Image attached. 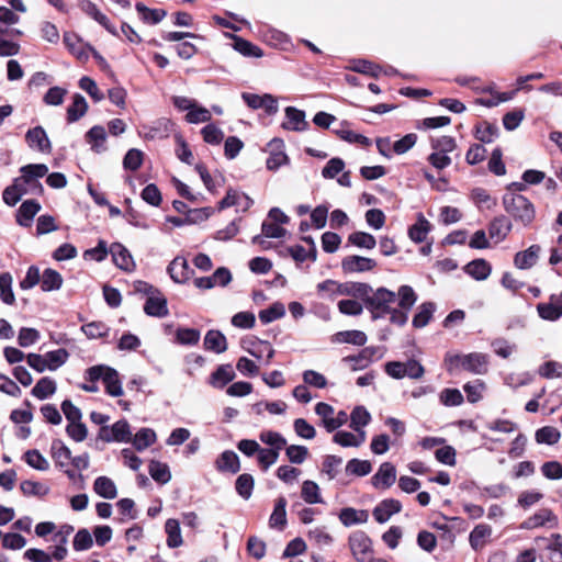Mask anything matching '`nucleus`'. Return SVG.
<instances>
[{
	"instance_id": "1",
	"label": "nucleus",
	"mask_w": 562,
	"mask_h": 562,
	"mask_svg": "<svg viewBox=\"0 0 562 562\" xmlns=\"http://www.w3.org/2000/svg\"><path fill=\"white\" fill-rule=\"evenodd\" d=\"M20 173L2 194L4 203L10 206H14L25 194H43L44 188L40 180L47 176L48 167L45 164H30L21 167Z\"/></svg>"
},
{
	"instance_id": "2",
	"label": "nucleus",
	"mask_w": 562,
	"mask_h": 562,
	"mask_svg": "<svg viewBox=\"0 0 562 562\" xmlns=\"http://www.w3.org/2000/svg\"><path fill=\"white\" fill-rule=\"evenodd\" d=\"M448 372L465 371L474 375H485L490 371V356L483 352L451 353L445 356Z\"/></svg>"
},
{
	"instance_id": "3",
	"label": "nucleus",
	"mask_w": 562,
	"mask_h": 562,
	"mask_svg": "<svg viewBox=\"0 0 562 562\" xmlns=\"http://www.w3.org/2000/svg\"><path fill=\"white\" fill-rule=\"evenodd\" d=\"M505 211L524 227H529L536 218V209L532 202L521 194H506L503 198Z\"/></svg>"
},
{
	"instance_id": "4",
	"label": "nucleus",
	"mask_w": 562,
	"mask_h": 562,
	"mask_svg": "<svg viewBox=\"0 0 562 562\" xmlns=\"http://www.w3.org/2000/svg\"><path fill=\"white\" fill-rule=\"evenodd\" d=\"M86 374L90 382H95L101 379L109 395L117 397L123 394L119 373L113 368L102 364L93 366L87 370Z\"/></svg>"
},
{
	"instance_id": "5",
	"label": "nucleus",
	"mask_w": 562,
	"mask_h": 562,
	"mask_svg": "<svg viewBox=\"0 0 562 562\" xmlns=\"http://www.w3.org/2000/svg\"><path fill=\"white\" fill-rule=\"evenodd\" d=\"M348 546L352 557L357 562H369L371 560L373 549L372 540L363 531H356L348 538Z\"/></svg>"
},
{
	"instance_id": "6",
	"label": "nucleus",
	"mask_w": 562,
	"mask_h": 562,
	"mask_svg": "<svg viewBox=\"0 0 562 562\" xmlns=\"http://www.w3.org/2000/svg\"><path fill=\"white\" fill-rule=\"evenodd\" d=\"M396 300V294L385 288H379L369 295L367 306L373 312L384 314L391 312V304Z\"/></svg>"
},
{
	"instance_id": "7",
	"label": "nucleus",
	"mask_w": 562,
	"mask_h": 562,
	"mask_svg": "<svg viewBox=\"0 0 562 562\" xmlns=\"http://www.w3.org/2000/svg\"><path fill=\"white\" fill-rule=\"evenodd\" d=\"M100 438L106 442H130L132 440L130 424L122 419L114 423L111 427H102Z\"/></svg>"
},
{
	"instance_id": "8",
	"label": "nucleus",
	"mask_w": 562,
	"mask_h": 562,
	"mask_svg": "<svg viewBox=\"0 0 562 562\" xmlns=\"http://www.w3.org/2000/svg\"><path fill=\"white\" fill-rule=\"evenodd\" d=\"M254 201L244 192L235 189H228L226 195L218 202L217 209L225 210L232 206H236L237 211H248Z\"/></svg>"
},
{
	"instance_id": "9",
	"label": "nucleus",
	"mask_w": 562,
	"mask_h": 562,
	"mask_svg": "<svg viewBox=\"0 0 562 562\" xmlns=\"http://www.w3.org/2000/svg\"><path fill=\"white\" fill-rule=\"evenodd\" d=\"M376 267L374 259L361 256H347L341 261V269L345 273H361L372 271Z\"/></svg>"
},
{
	"instance_id": "10",
	"label": "nucleus",
	"mask_w": 562,
	"mask_h": 562,
	"mask_svg": "<svg viewBox=\"0 0 562 562\" xmlns=\"http://www.w3.org/2000/svg\"><path fill=\"white\" fill-rule=\"evenodd\" d=\"M64 43L69 52L81 63H86L91 53L98 60H103L93 48L83 43L81 37H64Z\"/></svg>"
},
{
	"instance_id": "11",
	"label": "nucleus",
	"mask_w": 562,
	"mask_h": 562,
	"mask_svg": "<svg viewBox=\"0 0 562 562\" xmlns=\"http://www.w3.org/2000/svg\"><path fill=\"white\" fill-rule=\"evenodd\" d=\"M402 510V503L395 498L381 501L373 509L372 515L379 524L386 522L393 515Z\"/></svg>"
},
{
	"instance_id": "12",
	"label": "nucleus",
	"mask_w": 562,
	"mask_h": 562,
	"mask_svg": "<svg viewBox=\"0 0 562 562\" xmlns=\"http://www.w3.org/2000/svg\"><path fill=\"white\" fill-rule=\"evenodd\" d=\"M172 130V123L168 119H159L151 125H144L139 134L147 140L166 138Z\"/></svg>"
},
{
	"instance_id": "13",
	"label": "nucleus",
	"mask_w": 562,
	"mask_h": 562,
	"mask_svg": "<svg viewBox=\"0 0 562 562\" xmlns=\"http://www.w3.org/2000/svg\"><path fill=\"white\" fill-rule=\"evenodd\" d=\"M371 480L375 488L386 490L396 481V469L392 463L384 462L380 465Z\"/></svg>"
},
{
	"instance_id": "14",
	"label": "nucleus",
	"mask_w": 562,
	"mask_h": 562,
	"mask_svg": "<svg viewBox=\"0 0 562 562\" xmlns=\"http://www.w3.org/2000/svg\"><path fill=\"white\" fill-rule=\"evenodd\" d=\"M548 525L550 528L558 526L557 516L548 508H542L521 524L524 529H535Z\"/></svg>"
},
{
	"instance_id": "15",
	"label": "nucleus",
	"mask_w": 562,
	"mask_h": 562,
	"mask_svg": "<svg viewBox=\"0 0 562 562\" xmlns=\"http://www.w3.org/2000/svg\"><path fill=\"white\" fill-rule=\"evenodd\" d=\"M25 140L30 148L41 151V153H49L50 151V142L47 137L45 130L42 126H36L27 131L25 135Z\"/></svg>"
},
{
	"instance_id": "16",
	"label": "nucleus",
	"mask_w": 562,
	"mask_h": 562,
	"mask_svg": "<svg viewBox=\"0 0 562 562\" xmlns=\"http://www.w3.org/2000/svg\"><path fill=\"white\" fill-rule=\"evenodd\" d=\"M540 251L541 247L537 244L529 246L526 250L518 251L514 256V266L519 270L532 268L539 259Z\"/></svg>"
},
{
	"instance_id": "17",
	"label": "nucleus",
	"mask_w": 562,
	"mask_h": 562,
	"mask_svg": "<svg viewBox=\"0 0 562 562\" xmlns=\"http://www.w3.org/2000/svg\"><path fill=\"white\" fill-rule=\"evenodd\" d=\"M537 312L542 319L554 322L562 317V300L551 295L549 303H539Z\"/></svg>"
},
{
	"instance_id": "18",
	"label": "nucleus",
	"mask_w": 562,
	"mask_h": 562,
	"mask_svg": "<svg viewBox=\"0 0 562 562\" xmlns=\"http://www.w3.org/2000/svg\"><path fill=\"white\" fill-rule=\"evenodd\" d=\"M512 223L505 216L495 217L488 224V238L498 244L508 236L512 231Z\"/></svg>"
},
{
	"instance_id": "19",
	"label": "nucleus",
	"mask_w": 562,
	"mask_h": 562,
	"mask_svg": "<svg viewBox=\"0 0 562 562\" xmlns=\"http://www.w3.org/2000/svg\"><path fill=\"white\" fill-rule=\"evenodd\" d=\"M41 211V204L35 200L24 201L16 212V223L23 227H30L33 218Z\"/></svg>"
},
{
	"instance_id": "20",
	"label": "nucleus",
	"mask_w": 562,
	"mask_h": 562,
	"mask_svg": "<svg viewBox=\"0 0 562 562\" xmlns=\"http://www.w3.org/2000/svg\"><path fill=\"white\" fill-rule=\"evenodd\" d=\"M367 340L366 333L357 329L338 331L330 337L333 344H349L358 347L364 346Z\"/></svg>"
},
{
	"instance_id": "21",
	"label": "nucleus",
	"mask_w": 562,
	"mask_h": 562,
	"mask_svg": "<svg viewBox=\"0 0 562 562\" xmlns=\"http://www.w3.org/2000/svg\"><path fill=\"white\" fill-rule=\"evenodd\" d=\"M464 272L476 281H484L492 273V265L483 258L474 259L465 265Z\"/></svg>"
},
{
	"instance_id": "22",
	"label": "nucleus",
	"mask_w": 562,
	"mask_h": 562,
	"mask_svg": "<svg viewBox=\"0 0 562 562\" xmlns=\"http://www.w3.org/2000/svg\"><path fill=\"white\" fill-rule=\"evenodd\" d=\"M430 229L431 224L429 221L424 216L423 213H418L416 216V223L408 228V237L414 243L420 244L426 240Z\"/></svg>"
},
{
	"instance_id": "23",
	"label": "nucleus",
	"mask_w": 562,
	"mask_h": 562,
	"mask_svg": "<svg viewBox=\"0 0 562 562\" xmlns=\"http://www.w3.org/2000/svg\"><path fill=\"white\" fill-rule=\"evenodd\" d=\"M113 262L122 270L130 271L135 263L130 251L121 244H113L110 248Z\"/></svg>"
},
{
	"instance_id": "24",
	"label": "nucleus",
	"mask_w": 562,
	"mask_h": 562,
	"mask_svg": "<svg viewBox=\"0 0 562 562\" xmlns=\"http://www.w3.org/2000/svg\"><path fill=\"white\" fill-rule=\"evenodd\" d=\"M372 293V288L363 282H345L340 290V295L352 296L360 299L368 303L369 295Z\"/></svg>"
},
{
	"instance_id": "25",
	"label": "nucleus",
	"mask_w": 562,
	"mask_h": 562,
	"mask_svg": "<svg viewBox=\"0 0 562 562\" xmlns=\"http://www.w3.org/2000/svg\"><path fill=\"white\" fill-rule=\"evenodd\" d=\"M168 271L170 273L171 279L175 282L184 283L190 279L191 269L189 267L188 261L184 258H175L170 262Z\"/></svg>"
},
{
	"instance_id": "26",
	"label": "nucleus",
	"mask_w": 562,
	"mask_h": 562,
	"mask_svg": "<svg viewBox=\"0 0 562 562\" xmlns=\"http://www.w3.org/2000/svg\"><path fill=\"white\" fill-rule=\"evenodd\" d=\"M368 519H369V514L364 509H356L352 507H346V508H342L339 513V520L346 527L366 524L368 521Z\"/></svg>"
},
{
	"instance_id": "27",
	"label": "nucleus",
	"mask_w": 562,
	"mask_h": 562,
	"mask_svg": "<svg viewBox=\"0 0 562 562\" xmlns=\"http://www.w3.org/2000/svg\"><path fill=\"white\" fill-rule=\"evenodd\" d=\"M86 140L94 153H102L106 149V132L101 125L91 127L86 134Z\"/></svg>"
},
{
	"instance_id": "28",
	"label": "nucleus",
	"mask_w": 562,
	"mask_h": 562,
	"mask_svg": "<svg viewBox=\"0 0 562 562\" xmlns=\"http://www.w3.org/2000/svg\"><path fill=\"white\" fill-rule=\"evenodd\" d=\"M301 497L310 505L324 503L319 485L312 480L303 481L301 485Z\"/></svg>"
},
{
	"instance_id": "29",
	"label": "nucleus",
	"mask_w": 562,
	"mask_h": 562,
	"mask_svg": "<svg viewBox=\"0 0 562 562\" xmlns=\"http://www.w3.org/2000/svg\"><path fill=\"white\" fill-rule=\"evenodd\" d=\"M79 8L83 13L91 16L94 21L104 26L108 32L115 33V30L110 25L108 18L102 12H100L93 2L90 0H80Z\"/></svg>"
},
{
	"instance_id": "30",
	"label": "nucleus",
	"mask_w": 562,
	"mask_h": 562,
	"mask_svg": "<svg viewBox=\"0 0 562 562\" xmlns=\"http://www.w3.org/2000/svg\"><path fill=\"white\" fill-rule=\"evenodd\" d=\"M333 441L344 448L360 447L366 441V431L352 434L340 430L334 435Z\"/></svg>"
},
{
	"instance_id": "31",
	"label": "nucleus",
	"mask_w": 562,
	"mask_h": 562,
	"mask_svg": "<svg viewBox=\"0 0 562 562\" xmlns=\"http://www.w3.org/2000/svg\"><path fill=\"white\" fill-rule=\"evenodd\" d=\"M144 311L147 315L164 317L168 314L167 300L158 295H149L144 305Z\"/></svg>"
},
{
	"instance_id": "32",
	"label": "nucleus",
	"mask_w": 562,
	"mask_h": 562,
	"mask_svg": "<svg viewBox=\"0 0 562 562\" xmlns=\"http://www.w3.org/2000/svg\"><path fill=\"white\" fill-rule=\"evenodd\" d=\"M57 384L55 380L49 376L40 379L31 391V394L37 400H46L55 394Z\"/></svg>"
},
{
	"instance_id": "33",
	"label": "nucleus",
	"mask_w": 562,
	"mask_h": 562,
	"mask_svg": "<svg viewBox=\"0 0 562 562\" xmlns=\"http://www.w3.org/2000/svg\"><path fill=\"white\" fill-rule=\"evenodd\" d=\"M235 378V372L231 364H222L220 366L210 378V384L214 387L222 389L227 383L233 381Z\"/></svg>"
},
{
	"instance_id": "34",
	"label": "nucleus",
	"mask_w": 562,
	"mask_h": 562,
	"mask_svg": "<svg viewBox=\"0 0 562 562\" xmlns=\"http://www.w3.org/2000/svg\"><path fill=\"white\" fill-rule=\"evenodd\" d=\"M93 491L101 497L113 499L117 496L115 483L108 476H99L93 483Z\"/></svg>"
},
{
	"instance_id": "35",
	"label": "nucleus",
	"mask_w": 562,
	"mask_h": 562,
	"mask_svg": "<svg viewBox=\"0 0 562 562\" xmlns=\"http://www.w3.org/2000/svg\"><path fill=\"white\" fill-rule=\"evenodd\" d=\"M463 390L467 395V400L471 404L479 403L483 400L484 394L487 390V385L483 380H474L463 385Z\"/></svg>"
},
{
	"instance_id": "36",
	"label": "nucleus",
	"mask_w": 562,
	"mask_h": 562,
	"mask_svg": "<svg viewBox=\"0 0 562 562\" xmlns=\"http://www.w3.org/2000/svg\"><path fill=\"white\" fill-rule=\"evenodd\" d=\"M216 468L222 472H238L240 469L238 456L234 451H224L216 460Z\"/></svg>"
},
{
	"instance_id": "37",
	"label": "nucleus",
	"mask_w": 562,
	"mask_h": 562,
	"mask_svg": "<svg viewBox=\"0 0 562 562\" xmlns=\"http://www.w3.org/2000/svg\"><path fill=\"white\" fill-rule=\"evenodd\" d=\"M204 347L216 353H222L227 349L225 336L218 330H209L204 337Z\"/></svg>"
},
{
	"instance_id": "38",
	"label": "nucleus",
	"mask_w": 562,
	"mask_h": 562,
	"mask_svg": "<svg viewBox=\"0 0 562 562\" xmlns=\"http://www.w3.org/2000/svg\"><path fill=\"white\" fill-rule=\"evenodd\" d=\"M286 499L282 496L277 498L274 509L270 516L269 525L271 528L283 529L286 525Z\"/></svg>"
},
{
	"instance_id": "39",
	"label": "nucleus",
	"mask_w": 562,
	"mask_h": 562,
	"mask_svg": "<svg viewBox=\"0 0 562 562\" xmlns=\"http://www.w3.org/2000/svg\"><path fill=\"white\" fill-rule=\"evenodd\" d=\"M88 111V103L81 94H75L72 103L67 109V121L69 123L77 122Z\"/></svg>"
},
{
	"instance_id": "40",
	"label": "nucleus",
	"mask_w": 562,
	"mask_h": 562,
	"mask_svg": "<svg viewBox=\"0 0 562 562\" xmlns=\"http://www.w3.org/2000/svg\"><path fill=\"white\" fill-rule=\"evenodd\" d=\"M63 277L61 274L54 269H45L42 279H41V288L44 292H50L59 290L63 285Z\"/></svg>"
},
{
	"instance_id": "41",
	"label": "nucleus",
	"mask_w": 562,
	"mask_h": 562,
	"mask_svg": "<svg viewBox=\"0 0 562 562\" xmlns=\"http://www.w3.org/2000/svg\"><path fill=\"white\" fill-rule=\"evenodd\" d=\"M234 40L233 47L245 57H261L263 50L244 37H232Z\"/></svg>"
},
{
	"instance_id": "42",
	"label": "nucleus",
	"mask_w": 562,
	"mask_h": 562,
	"mask_svg": "<svg viewBox=\"0 0 562 562\" xmlns=\"http://www.w3.org/2000/svg\"><path fill=\"white\" fill-rule=\"evenodd\" d=\"M157 439L156 432L150 428L139 429L134 437H132V443L136 450L143 451L146 448L155 443Z\"/></svg>"
},
{
	"instance_id": "43",
	"label": "nucleus",
	"mask_w": 562,
	"mask_h": 562,
	"mask_svg": "<svg viewBox=\"0 0 562 562\" xmlns=\"http://www.w3.org/2000/svg\"><path fill=\"white\" fill-rule=\"evenodd\" d=\"M492 535V528L488 525L480 524L470 533V544L473 549H482L487 538Z\"/></svg>"
},
{
	"instance_id": "44",
	"label": "nucleus",
	"mask_w": 562,
	"mask_h": 562,
	"mask_svg": "<svg viewBox=\"0 0 562 562\" xmlns=\"http://www.w3.org/2000/svg\"><path fill=\"white\" fill-rule=\"evenodd\" d=\"M285 115L288 122L283 124L285 128H290L293 131H302L306 126L305 114L303 111L297 110L293 106H288L285 109Z\"/></svg>"
},
{
	"instance_id": "45",
	"label": "nucleus",
	"mask_w": 562,
	"mask_h": 562,
	"mask_svg": "<svg viewBox=\"0 0 562 562\" xmlns=\"http://www.w3.org/2000/svg\"><path fill=\"white\" fill-rule=\"evenodd\" d=\"M259 439L271 450L280 452L286 446V439L278 431L263 430L259 435Z\"/></svg>"
},
{
	"instance_id": "46",
	"label": "nucleus",
	"mask_w": 562,
	"mask_h": 562,
	"mask_svg": "<svg viewBox=\"0 0 562 562\" xmlns=\"http://www.w3.org/2000/svg\"><path fill=\"white\" fill-rule=\"evenodd\" d=\"M167 533V544L170 548H178L182 544V537L180 531V522L177 519L170 518L165 524Z\"/></svg>"
},
{
	"instance_id": "47",
	"label": "nucleus",
	"mask_w": 562,
	"mask_h": 562,
	"mask_svg": "<svg viewBox=\"0 0 562 562\" xmlns=\"http://www.w3.org/2000/svg\"><path fill=\"white\" fill-rule=\"evenodd\" d=\"M371 419L370 413L363 406H357L353 408L350 415V427L356 431H364V427Z\"/></svg>"
},
{
	"instance_id": "48",
	"label": "nucleus",
	"mask_w": 562,
	"mask_h": 562,
	"mask_svg": "<svg viewBox=\"0 0 562 562\" xmlns=\"http://www.w3.org/2000/svg\"><path fill=\"white\" fill-rule=\"evenodd\" d=\"M135 8L142 20L149 24L159 23L167 14L164 9H150L140 2L136 3Z\"/></svg>"
},
{
	"instance_id": "49",
	"label": "nucleus",
	"mask_w": 562,
	"mask_h": 562,
	"mask_svg": "<svg viewBox=\"0 0 562 562\" xmlns=\"http://www.w3.org/2000/svg\"><path fill=\"white\" fill-rule=\"evenodd\" d=\"M542 560L543 562H562V542L560 535H552V542L547 547Z\"/></svg>"
},
{
	"instance_id": "50",
	"label": "nucleus",
	"mask_w": 562,
	"mask_h": 562,
	"mask_svg": "<svg viewBox=\"0 0 562 562\" xmlns=\"http://www.w3.org/2000/svg\"><path fill=\"white\" fill-rule=\"evenodd\" d=\"M149 474L158 483L165 484L170 481L171 473L169 467L160 461L153 460L149 463Z\"/></svg>"
},
{
	"instance_id": "51",
	"label": "nucleus",
	"mask_w": 562,
	"mask_h": 562,
	"mask_svg": "<svg viewBox=\"0 0 562 562\" xmlns=\"http://www.w3.org/2000/svg\"><path fill=\"white\" fill-rule=\"evenodd\" d=\"M285 314V307L282 303L276 302L270 305L268 308L259 312V319L262 324H269L274 322Z\"/></svg>"
},
{
	"instance_id": "52",
	"label": "nucleus",
	"mask_w": 562,
	"mask_h": 562,
	"mask_svg": "<svg viewBox=\"0 0 562 562\" xmlns=\"http://www.w3.org/2000/svg\"><path fill=\"white\" fill-rule=\"evenodd\" d=\"M560 431L552 426L539 428L535 434V439L538 443L554 445L560 440Z\"/></svg>"
},
{
	"instance_id": "53",
	"label": "nucleus",
	"mask_w": 562,
	"mask_h": 562,
	"mask_svg": "<svg viewBox=\"0 0 562 562\" xmlns=\"http://www.w3.org/2000/svg\"><path fill=\"white\" fill-rule=\"evenodd\" d=\"M44 357L46 360V364L48 366V370L55 371L68 360L69 353L66 349L60 348L57 350L46 352Z\"/></svg>"
},
{
	"instance_id": "54",
	"label": "nucleus",
	"mask_w": 562,
	"mask_h": 562,
	"mask_svg": "<svg viewBox=\"0 0 562 562\" xmlns=\"http://www.w3.org/2000/svg\"><path fill=\"white\" fill-rule=\"evenodd\" d=\"M211 111L198 103L186 114V121L190 124H200L211 121Z\"/></svg>"
},
{
	"instance_id": "55",
	"label": "nucleus",
	"mask_w": 562,
	"mask_h": 562,
	"mask_svg": "<svg viewBox=\"0 0 562 562\" xmlns=\"http://www.w3.org/2000/svg\"><path fill=\"white\" fill-rule=\"evenodd\" d=\"M0 296L5 304H13L15 301L14 293L12 291V277L9 272L0 274Z\"/></svg>"
},
{
	"instance_id": "56",
	"label": "nucleus",
	"mask_w": 562,
	"mask_h": 562,
	"mask_svg": "<svg viewBox=\"0 0 562 562\" xmlns=\"http://www.w3.org/2000/svg\"><path fill=\"white\" fill-rule=\"evenodd\" d=\"M435 311V306L432 303H424L419 306L418 312L415 314L413 318V325L416 328H423L425 327Z\"/></svg>"
},
{
	"instance_id": "57",
	"label": "nucleus",
	"mask_w": 562,
	"mask_h": 562,
	"mask_svg": "<svg viewBox=\"0 0 562 562\" xmlns=\"http://www.w3.org/2000/svg\"><path fill=\"white\" fill-rule=\"evenodd\" d=\"M215 22L226 29L232 30L233 32H241V31H251L250 24L245 20H237L234 16L228 18H214Z\"/></svg>"
},
{
	"instance_id": "58",
	"label": "nucleus",
	"mask_w": 562,
	"mask_h": 562,
	"mask_svg": "<svg viewBox=\"0 0 562 562\" xmlns=\"http://www.w3.org/2000/svg\"><path fill=\"white\" fill-rule=\"evenodd\" d=\"M439 398L445 406H460L464 402V397L458 389H443L439 394Z\"/></svg>"
},
{
	"instance_id": "59",
	"label": "nucleus",
	"mask_w": 562,
	"mask_h": 562,
	"mask_svg": "<svg viewBox=\"0 0 562 562\" xmlns=\"http://www.w3.org/2000/svg\"><path fill=\"white\" fill-rule=\"evenodd\" d=\"M348 240L352 245L366 249H373L376 245L374 236L366 232H355L349 235Z\"/></svg>"
},
{
	"instance_id": "60",
	"label": "nucleus",
	"mask_w": 562,
	"mask_h": 562,
	"mask_svg": "<svg viewBox=\"0 0 562 562\" xmlns=\"http://www.w3.org/2000/svg\"><path fill=\"white\" fill-rule=\"evenodd\" d=\"M498 128L488 122H483L476 126L475 137L482 143H492L497 136Z\"/></svg>"
},
{
	"instance_id": "61",
	"label": "nucleus",
	"mask_w": 562,
	"mask_h": 562,
	"mask_svg": "<svg viewBox=\"0 0 562 562\" xmlns=\"http://www.w3.org/2000/svg\"><path fill=\"white\" fill-rule=\"evenodd\" d=\"M398 305L404 311H409L415 304L417 297L414 290L409 285H402L398 289Z\"/></svg>"
},
{
	"instance_id": "62",
	"label": "nucleus",
	"mask_w": 562,
	"mask_h": 562,
	"mask_svg": "<svg viewBox=\"0 0 562 562\" xmlns=\"http://www.w3.org/2000/svg\"><path fill=\"white\" fill-rule=\"evenodd\" d=\"M83 334L90 339L104 337L109 334V327L102 322H91L81 327Z\"/></svg>"
},
{
	"instance_id": "63",
	"label": "nucleus",
	"mask_w": 562,
	"mask_h": 562,
	"mask_svg": "<svg viewBox=\"0 0 562 562\" xmlns=\"http://www.w3.org/2000/svg\"><path fill=\"white\" fill-rule=\"evenodd\" d=\"M285 454L291 463L302 464L308 457V449L305 446L291 445L286 447Z\"/></svg>"
},
{
	"instance_id": "64",
	"label": "nucleus",
	"mask_w": 562,
	"mask_h": 562,
	"mask_svg": "<svg viewBox=\"0 0 562 562\" xmlns=\"http://www.w3.org/2000/svg\"><path fill=\"white\" fill-rule=\"evenodd\" d=\"M538 373L544 379H557L562 376V363L558 361H547L539 367Z\"/></svg>"
}]
</instances>
